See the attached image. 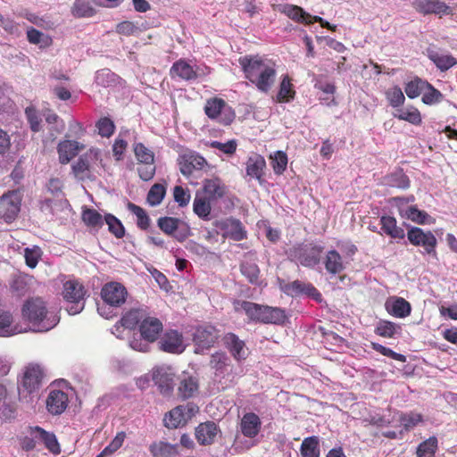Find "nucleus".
Masks as SVG:
<instances>
[{
  "mask_svg": "<svg viewBox=\"0 0 457 457\" xmlns=\"http://www.w3.org/2000/svg\"><path fill=\"white\" fill-rule=\"evenodd\" d=\"M245 76L259 91L268 93L273 87L277 76L276 64L273 61L258 55L240 57Z\"/></svg>",
  "mask_w": 457,
  "mask_h": 457,
  "instance_id": "1",
  "label": "nucleus"
},
{
  "mask_svg": "<svg viewBox=\"0 0 457 457\" xmlns=\"http://www.w3.org/2000/svg\"><path fill=\"white\" fill-rule=\"evenodd\" d=\"M22 312L38 332L48 331L60 321L56 312L47 310L45 302L41 298L28 300L22 308Z\"/></svg>",
  "mask_w": 457,
  "mask_h": 457,
  "instance_id": "2",
  "label": "nucleus"
},
{
  "mask_svg": "<svg viewBox=\"0 0 457 457\" xmlns=\"http://www.w3.org/2000/svg\"><path fill=\"white\" fill-rule=\"evenodd\" d=\"M324 246L315 242L297 245L290 250L291 257L301 265L313 268L320 262Z\"/></svg>",
  "mask_w": 457,
  "mask_h": 457,
  "instance_id": "3",
  "label": "nucleus"
},
{
  "mask_svg": "<svg viewBox=\"0 0 457 457\" xmlns=\"http://www.w3.org/2000/svg\"><path fill=\"white\" fill-rule=\"evenodd\" d=\"M62 295L64 299L69 303L66 307L69 314H78L84 309L85 290L81 284L76 281L65 282Z\"/></svg>",
  "mask_w": 457,
  "mask_h": 457,
  "instance_id": "4",
  "label": "nucleus"
},
{
  "mask_svg": "<svg viewBox=\"0 0 457 457\" xmlns=\"http://www.w3.org/2000/svg\"><path fill=\"white\" fill-rule=\"evenodd\" d=\"M206 115L222 125H229L235 119L232 108L221 98H212L204 106Z\"/></svg>",
  "mask_w": 457,
  "mask_h": 457,
  "instance_id": "5",
  "label": "nucleus"
},
{
  "mask_svg": "<svg viewBox=\"0 0 457 457\" xmlns=\"http://www.w3.org/2000/svg\"><path fill=\"white\" fill-rule=\"evenodd\" d=\"M219 337V331L212 325L198 327L194 333L195 353H203L215 344Z\"/></svg>",
  "mask_w": 457,
  "mask_h": 457,
  "instance_id": "6",
  "label": "nucleus"
},
{
  "mask_svg": "<svg viewBox=\"0 0 457 457\" xmlns=\"http://www.w3.org/2000/svg\"><path fill=\"white\" fill-rule=\"evenodd\" d=\"M409 241L416 246H422L425 253L436 255V238L431 231L425 232L418 227L408 230Z\"/></svg>",
  "mask_w": 457,
  "mask_h": 457,
  "instance_id": "7",
  "label": "nucleus"
},
{
  "mask_svg": "<svg viewBox=\"0 0 457 457\" xmlns=\"http://www.w3.org/2000/svg\"><path fill=\"white\" fill-rule=\"evenodd\" d=\"M101 153L98 149L92 148L82 154L72 165V171L75 177L80 180L89 179L91 174V166L101 160Z\"/></svg>",
  "mask_w": 457,
  "mask_h": 457,
  "instance_id": "8",
  "label": "nucleus"
},
{
  "mask_svg": "<svg viewBox=\"0 0 457 457\" xmlns=\"http://www.w3.org/2000/svg\"><path fill=\"white\" fill-rule=\"evenodd\" d=\"M174 377V370L169 365H159L152 370L153 380L158 386L160 392L164 395H168L172 392Z\"/></svg>",
  "mask_w": 457,
  "mask_h": 457,
  "instance_id": "9",
  "label": "nucleus"
},
{
  "mask_svg": "<svg viewBox=\"0 0 457 457\" xmlns=\"http://www.w3.org/2000/svg\"><path fill=\"white\" fill-rule=\"evenodd\" d=\"M21 206L20 194L11 191L0 197V216L6 221H12L18 215Z\"/></svg>",
  "mask_w": 457,
  "mask_h": 457,
  "instance_id": "10",
  "label": "nucleus"
},
{
  "mask_svg": "<svg viewBox=\"0 0 457 457\" xmlns=\"http://www.w3.org/2000/svg\"><path fill=\"white\" fill-rule=\"evenodd\" d=\"M126 287L119 282H109L101 290V296L105 303L112 307H119L125 303Z\"/></svg>",
  "mask_w": 457,
  "mask_h": 457,
  "instance_id": "11",
  "label": "nucleus"
},
{
  "mask_svg": "<svg viewBox=\"0 0 457 457\" xmlns=\"http://www.w3.org/2000/svg\"><path fill=\"white\" fill-rule=\"evenodd\" d=\"M157 224L162 231L173 236L179 242L184 241L188 236V228L177 218L161 217L158 219Z\"/></svg>",
  "mask_w": 457,
  "mask_h": 457,
  "instance_id": "12",
  "label": "nucleus"
},
{
  "mask_svg": "<svg viewBox=\"0 0 457 457\" xmlns=\"http://www.w3.org/2000/svg\"><path fill=\"white\" fill-rule=\"evenodd\" d=\"M216 228L223 237H228L234 241L243 240L246 237V231L242 223L236 219L230 218L218 220Z\"/></svg>",
  "mask_w": 457,
  "mask_h": 457,
  "instance_id": "13",
  "label": "nucleus"
},
{
  "mask_svg": "<svg viewBox=\"0 0 457 457\" xmlns=\"http://www.w3.org/2000/svg\"><path fill=\"white\" fill-rule=\"evenodd\" d=\"M195 412V406L187 404L179 405L172 409L164 417V425L169 428H176L187 423V420Z\"/></svg>",
  "mask_w": 457,
  "mask_h": 457,
  "instance_id": "14",
  "label": "nucleus"
},
{
  "mask_svg": "<svg viewBox=\"0 0 457 457\" xmlns=\"http://www.w3.org/2000/svg\"><path fill=\"white\" fill-rule=\"evenodd\" d=\"M415 10L424 15H445L451 13V8L441 0H415L412 4Z\"/></svg>",
  "mask_w": 457,
  "mask_h": 457,
  "instance_id": "15",
  "label": "nucleus"
},
{
  "mask_svg": "<svg viewBox=\"0 0 457 457\" xmlns=\"http://www.w3.org/2000/svg\"><path fill=\"white\" fill-rule=\"evenodd\" d=\"M158 344L162 351L170 353H181L185 350L183 337L177 330L166 332Z\"/></svg>",
  "mask_w": 457,
  "mask_h": 457,
  "instance_id": "16",
  "label": "nucleus"
},
{
  "mask_svg": "<svg viewBox=\"0 0 457 457\" xmlns=\"http://www.w3.org/2000/svg\"><path fill=\"white\" fill-rule=\"evenodd\" d=\"M206 165V160L194 152L184 154L179 159V169L184 176H189L195 170H201Z\"/></svg>",
  "mask_w": 457,
  "mask_h": 457,
  "instance_id": "17",
  "label": "nucleus"
},
{
  "mask_svg": "<svg viewBox=\"0 0 457 457\" xmlns=\"http://www.w3.org/2000/svg\"><path fill=\"white\" fill-rule=\"evenodd\" d=\"M162 323L155 317L147 316L139 325L141 337L147 342H155L162 331Z\"/></svg>",
  "mask_w": 457,
  "mask_h": 457,
  "instance_id": "18",
  "label": "nucleus"
},
{
  "mask_svg": "<svg viewBox=\"0 0 457 457\" xmlns=\"http://www.w3.org/2000/svg\"><path fill=\"white\" fill-rule=\"evenodd\" d=\"M210 366L214 370L215 378H223L232 371L229 357L224 353L217 352L211 356Z\"/></svg>",
  "mask_w": 457,
  "mask_h": 457,
  "instance_id": "19",
  "label": "nucleus"
},
{
  "mask_svg": "<svg viewBox=\"0 0 457 457\" xmlns=\"http://www.w3.org/2000/svg\"><path fill=\"white\" fill-rule=\"evenodd\" d=\"M170 73L172 78L179 77L184 80L195 79L201 75L198 68L195 69L188 62L182 59L173 63Z\"/></svg>",
  "mask_w": 457,
  "mask_h": 457,
  "instance_id": "20",
  "label": "nucleus"
},
{
  "mask_svg": "<svg viewBox=\"0 0 457 457\" xmlns=\"http://www.w3.org/2000/svg\"><path fill=\"white\" fill-rule=\"evenodd\" d=\"M68 406L67 395L60 390L52 391L46 399V408L54 415L62 413Z\"/></svg>",
  "mask_w": 457,
  "mask_h": 457,
  "instance_id": "21",
  "label": "nucleus"
},
{
  "mask_svg": "<svg viewBox=\"0 0 457 457\" xmlns=\"http://www.w3.org/2000/svg\"><path fill=\"white\" fill-rule=\"evenodd\" d=\"M261 427V419L253 412H247L241 419L240 429L246 437H255L259 434Z\"/></svg>",
  "mask_w": 457,
  "mask_h": 457,
  "instance_id": "22",
  "label": "nucleus"
},
{
  "mask_svg": "<svg viewBox=\"0 0 457 457\" xmlns=\"http://www.w3.org/2000/svg\"><path fill=\"white\" fill-rule=\"evenodd\" d=\"M386 312L396 318H405L410 315L411 307L409 302L402 297H391L385 303Z\"/></svg>",
  "mask_w": 457,
  "mask_h": 457,
  "instance_id": "23",
  "label": "nucleus"
},
{
  "mask_svg": "<svg viewBox=\"0 0 457 457\" xmlns=\"http://www.w3.org/2000/svg\"><path fill=\"white\" fill-rule=\"evenodd\" d=\"M42 376V370L39 366H29L22 378V386L29 393L36 391L40 386Z\"/></svg>",
  "mask_w": 457,
  "mask_h": 457,
  "instance_id": "24",
  "label": "nucleus"
},
{
  "mask_svg": "<svg viewBox=\"0 0 457 457\" xmlns=\"http://www.w3.org/2000/svg\"><path fill=\"white\" fill-rule=\"evenodd\" d=\"M219 429L212 421L200 424L195 429V437L200 445H207L214 442Z\"/></svg>",
  "mask_w": 457,
  "mask_h": 457,
  "instance_id": "25",
  "label": "nucleus"
},
{
  "mask_svg": "<svg viewBox=\"0 0 457 457\" xmlns=\"http://www.w3.org/2000/svg\"><path fill=\"white\" fill-rule=\"evenodd\" d=\"M81 149H83V145L77 141L64 140L60 142L57 147L60 162L67 164Z\"/></svg>",
  "mask_w": 457,
  "mask_h": 457,
  "instance_id": "26",
  "label": "nucleus"
},
{
  "mask_svg": "<svg viewBox=\"0 0 457 457\" xmlns=\"http://www.w3.org/2000/svg\"><path fill=\"white\" fill-rule=\"evenodd\" d=\"M264 307L265 305H261L248 301H237L235 303V309L237 312L243 311L251 320L258 322H262Z\"/></svg>",
  "mask_w": 457,
  "mask_h": 457,
  "instance_id": "27",
  "label": "nucleus"
},
{
  "mask_svg": "<svg viewBox=\"0 0 457 457\" xmlns=\"http://www.w3.org/2000/svg\"><path fill=\"white\" fill-rule=\"evenodd\" d=\"M428 57L442 71H447L457 63L456 59L451 54H443L437 50L428 48Z\"/></svg>",
  "mask_w": 457,
  "mask_h": 457,
  "instance_id": "28",
  "label": "nucleus"
},
{
  "mask_svg": "<svg viewBox=\"0 0 457 457\" xmlns=\"http://www.w3.org/2000/svg\"><path fill=\"white\" fill-rule=\"evenodd\" d=\"M17 325L13 324V317L10 312L0 309V337H7L21 333Z\"/></svg>",
  "mask_w": 457,
  "mask_h": 457,
  "instance_id": "29",
  "label": "nucleus"
},
{
  "mask_svg": "<svg viewBox=\"0 0 457 457\" xmlns=\"http://www.w3.org/2000/svg\"><path fill=\"white\" fill-rule=\"evenodd\" d=\"M278 10L281 13H284L288 18H290L297 22H304L306 24L312 23L311 21L307 20V19L311 18V15L309 13L305 12L303 8H301L297 5L289 4H279L278 6Z\"/></svg>",
  "mask_w": 457,
  "mask_h": 457,
  "instance_id": "30",
  "label": "nucleus"
},
{
  "mask_svg": "<svg viewBox=\"0 0 457 457\" xmlns=\"http://www.w3.org/2000/svg\"><path fill=\"white\" fill-rule=\"evenodd\" d=\"M224 343L235 359L241 360L245 358L246 350L245 348V343L235 334H227L224 337Z\"/></svg>",
  "mask_w": 457,
  "mask_h": 457,
  "instance_id": "31",
  "label": "nucleus"
},
{
  "mask_svg": "<svg viewBox=\"0 0 457 457\" xmlns=\"http://www.w3.org/2000/svg\"><path fill=\"white\" fill-rule=\"evenodd\" d=\"M146 312L142 309H133L128 312L120 320L121 326H116L115 330L119 331L121 327L133 329L137 324H141L146 317Z\"/></svg>",
  "mask_w": 457,
  "mask_h": 457,
  "instance_id": "32",
  "label": "nucleus"
},
{
  "mask_svg": "<svg viewBox=\"0 0 457 457\" xmlns=\"http://www.w3.org/2000/svg\"><path fill=\"white\" fill-rule=\"evenodd\" d=\"M265 166L266 162L262 156L253 154L246 162V174L251 178L260 180L263 175Z\"/></svg>",
  "mask_w": 457,
  "mask_h": 457,
  "instance_id": "33",
  "label": "nucleus"
},
{
  "mask_svg": "<svg viewBox=\"0 0 457 457\" xmlns=\"http://www.w3.org/2000/svg\"><path fill=\"white\" fill-rule=\"evenodd\" d=\"M324 264L326 270L332 275L338 274L345 270L343 258L336 250H330L327 253Z\"/></svg>",
  "mask_w": 457,
  "mask_h": 457,
  "instance_id": "34",
  "label": "nucleus"
},
{
  "mask_svg": "<svg viewBox=\"0 0 457 457\" xmlns=\"http://www.w3.org/2000/svg\"><path fill=\"white\" fill-rule=\"evenodd\" d=\"M284 291L289 295H297L300 294H305L307 295H320L317 289L312 284H305L299 280H295L285 286Z\"/></svg>",
  "mask_w": 457,
  "mask_h": 457,
  "instance_id": "35",
  "label": "nucleus"
},
{
  "mask_svg": "<svg viewBox=\"0 0 457 457\" xmlns=\"http://www.w3.org/2000/svg\"><path fill=\"white\" fill-rule=\"evenodd\" d=\"M198 389V383L195 378L191 376L183 375L179 378V385L178 387V394L183 399L190 398Z\"/></svg>",
  "mask_w": 457,
  "mask_h": 457,
  "instance_id": "36",
  "label": "nucleus"
},
{
  "mask_svg": "<svg viewBox=\"0 0 457 457\" xmlns=\"http://www.w3.org/2000/svg\"><path fill=\"white\" fill-rule=\"evenodd\" d=\"M402 328L400 325L386 320H380L375 328V333L382 337L394 338L401 334Z\"/></svg>",
  "mask_w": 457,
  "mask_h": 457,
  "instance_id": "37",
  "label": "nucleus"
},
{
  "mask_svg": "<svg viewBox=\"0 0 457 457\" xmlns=\"http://www.w3.org/2000/svg\"><path fill=\"white\" fill-rule=\"evenodd\" d=\"M382 230L393 238L403 239L405 236L404 230L397 227L396 220L391 216H382L380 219Z\"/></svg>",
  "mask_w": 457,
  "mask_h": 457,
  "instance_id": "38",
  "label": "nucleus"
},
{
  "mask_svg": "<svg viewBox=\"0 0 457 457\" xmlns=\"http://www.w3.org/2000/svg\"><path fill=\"white\" fill-rule=\"evenodd\" d=\"M150 452L154 457H176L178 455L176 445H170L162 441L151 445Z\"/></svg>",
  "mask_w": 457,
  "mask_h": 457,
  "instance_id": "39",
  "label": "nucleus"
},
{
  "mask_svg": "<svg viewBox=\"0 0 457 457\" xmlns=\"http://www.w3.org/2000/svg\"><path fill=\"white\" fill-rule=\"evenodd\" d=\"M400 212L403 217L419 224L433 222V219L426 212L419 210L416 206H410L406 210L401 209Z\"/></svg>",
  "mask_w": 457,
  "mask_h": 457,
  "instance_id": "40",
  "label": "nucleus"
},
{
  "mask_svg": "<svg viewBox=\"0 0 457 457\" xmlns=\"http://www.w3.org/2000/svg\"><path fill=\"white\" fill-rule=\"evenodd\" d=\"M34 431L37 434V436L42 440L46 447L54 454H58L61 452L59 443L54 434L49 433L45 429L36 427Z\"/></svg>",
  "mask_w": 457,
  "mask_h": 457,
  "instance_id": "41",
  "label": "nucleus"
},
{
  "mask_svg": "<svg viewBox=\"0 0 457 457\" xmlns=\"http://www.w3.org/2000/svg\"><path fill=\"white\" fill-rule=\"evenodd\" d=\"M262 323L282 324L286 320L284 310L265 305Z\"/></svg>",
  "mask_w": 457,
  "mask_h": 457,
  "instance_id": "42",
  "label": "nucleus"
},
{
  "mask_svg": "<svg viewBox=\"0 0 457 457\" xmlns=\"http://www.w3.org/2000/svg\"><path fill=\"white\" fill-rule=\"evenodd\" d=\"M302 457H320L319 440L316 436L305 438L301 445Z\"/></svg>",
  "mask_w": 457,
  "mask_h": 457,
  "instance_id": "43",
  "label": "nucleus"
},
{
  "mask_svg": "<svg viewBox=\"0 0 457 457\" xmlns=\"http://www.w3.org/2000/svg\"><path fill=\"white\" fill-rule=\"evenodd\" d=\"M71 13L77 18L91 17L95 14V9L89 0H75Z\"/></svg>",
  "mask_w": 457,
  "mask_h": 457,
  "instance_id": "44",
  "label": "nucleus"
},
{
  "mask_svg": "<svg viewBox=\"0 0 457 457\" xmlns=\"http://www.w3.org/2000/svg\"><path fill=\"white\" fill-rule=\"evenodd\" d=\"M119 80V77L109 69H103L96 73L95 81L98 86L108 87L114 86Z\"/></svg>",
  "mask_w": 457,
  "mask_h": 457,
  "instance_id": "45",
  "label": "nucleus"
},
{
  "mask_svg": "<svg viewBox=\"0 0 457 457\" xmlns=\"http://www.w3.org/2000/svg\"><path fill=\"white\" fill-rule=\"evenodd\" d=\"M399 120L409 121L411 124L417 125L421 122L420 113L415 107H408L405 109H397L394 114Z\"/></svg>",
  "mask_w": 457,
  "mask_h": 457,
  "instance_id": "46",
  "label": "nucleus"
},
{
  "mask_svg": "<svg viewBox=\"0 0 457 457\" xmlns=\"http://www.w3.org/2000/svg\"><path fill=\"white\" fill-rule=\"evenodd\" d=\"M194 212L200 218L209 220L211 204L208 199L196 195L193 203Z\"/></svg>",
  "mask_w": 457,
  "mask_h": 457,
  "instance_id": "47",
  "label": "nucleus"
},
{
  "mask_svg": "<svg viewBox=\"0 0 457 457\" xmlns=\"http://www.w3.org/2000/svg\"><path fill=\"white\" fill-rule=\"evenodd\" d=\"M290 79L285 75L280 83L279 91L277 95V101L279 103L289 102L294 98L295 91L292 88Z\"/></svg>",
  "mask_w": 457,
  "mask_h": 457,
  "instance_id": "48",
  "label": "nucleus"
},
{
  "mask_svg": "<svg viewBox=\"0 0 457 457\" xmlns=\"http://www.w3.org/2000/svg\"><path fill=\"white\" fill-rule=\"evenodd\" d=\"M241 273L252 284L257 283L260 274V270L257 264L251 261H244L240 265Z\"/></svg>",
  "mask_w": 457,
  "mask_h": 457,
  "instance_id": "49",
  "label": "nucleus"
},
{
  "mask_svg": "<svg viewBox=\"0 0 457 457\" xmlns=\"http://www.w3.org/2000/svg\"><path fill=\"white\" fill-rule=\"evenodd\" d=\"M204 191L212 199H217L224 195V188L218 179H206L204 185Z\"/></svg>",
  "mask_w": 457,
  "mask_h": 457,
  "instance_id": "50",
  "label": "nucleus"
},
{
  "mask_svg": "<svg viewBox=\"0 0 457 457\" xmlns=\"http://www.w3.org/2000/svg\"><path fill=\"white\" fill-rule=\"evenodd\" d=\"M426 87H428V83L417 78L406 84L405 93L408 97L416 98L425 92Z\"/></svg>",
  "mask_w": 457,
  "mask_h": 457,
  "instance_id": "51",
  "label": "nucleus"
},
{
  "mask_svg": "<svg viewBox=\"0 0 457 457\" xmlns=\"http://www.w3.org/2000/svg\"><path fill=\"white\" fill-rule=\"evenodd\" d=\"M437 449V439L436 436H430L422 442L417 449L418 457H435Z\"/></svg>",
  "mask_w": 457,
  "mask_h": 457,
  "instance_id": "52",
  "label": "nucleus"
},
{
  "mask_svg": "<svg viewBox=\"0 0 457 457\" xmlns=\"http://www.w3.org/2000/svg\"><path fill=\"white\" fill-rule=\"evenodd\" d=\"M82 220L93 228L102 227L104 220L102 215L94 209L86 208L82 212Z\"/></svg>",
  "mask_w": 457,
  "mask_h": 457,
  "instance_id": "53",
  "label": "nucleus"
},
{
  "mask_svg": "<svg viewBox=\"0 0 457 457\" xmlns=\"http://www.w3.org/2000/svg\"><path fill=\"white\" fill-rule=\"evenodd\" d=\"M134 153L137 159L143 164L154 163V153L150 149L145 147L142 143L135 144Z\"/></svg>",
  "mask_w": 457,
  "mask_h": 457,
  "instance_id": "54",
  "label": "nucleus"
},
{
  "mask_svg": "<svg viewBox=\"0 0 457 457\" xmlns=\"http://www.w3.org/2000/svg\"><path fill=\"white\" fill-rule=\"evenodd\" d=\"M129 210L137 216V224L141 229H146L150 224V219L144 209L141 207L129 203L128 204Z\"/></svg>",
  "mask_w": 457,
  "mask_h": 457,
  "instance_id": "55",
  "label": "nucleus"
},
{
  "mask_svg": "<svg viewBox=\"0 0 457 457\" xmlns=\"http://www.w3.org/2000/svg\"><path fill=\"white\" fill-rule=\"evenodd\" d=\"M105 223L108 225L109 231L117 238L123 237L125 229L121 222L113 215L107 214L104 217Z\"/></svg>",
  "mask_w": 457,
  "mask_h": 457,
  "instance_id": "56",
  "label": "nucleus"
},
{
  "mask_svg": "<svg viewBox=\"0 0 457 457\" xmlns=\"http://www.w3.org/2000/svg\"><path fill=\"white\" fill-rule=\"evenodd\" d=\"M165 195V187L161 184H154L147 194V202L152 206L158 205Z\"/></svg>",
  "mask_w": 457,
  "mask_h": 457,
  "instance_id": "57",
  "label": "nucleus"
},
{
  "mask_svg": "<svg viewBox=\"0 0 457 457\" xmlns=\"http://www.w3.org/2000/svg\"><path fill=\"white\" fill-rule=\"evenodd\" d=\"M386 96L390 105L393 107H399L404 102V95L402 89L395 86L386 90Z\"/></svg>",
  "mask_w": 457,
  "mask_h": 457,
  "instance_id": "58",
  "label": "nucleus"
},
{
  "mask_svg": "<svg viewBox=\"0 0 457 457\" xmlns=\"http://www.w3.org/2000/svg\"><path fill=\"white\" fill-rule=\"evenodd\" d=\"M271 164L276 174H282L287 165V156L281 151H277L270 156Z\"/></svg>",
  "mask_w": 457,
  "mask_h": 457,
  "instance_id": "59",
  "label": "nucleus"
},
{
  "mask_svg": "<svg viewBox=\"0 0 457 457\" xmlns=\"http://www.w3.org/2000/svg\"><path fill=\"white\" fill-rule=\"evenodd\" d=\"M41 255H42V251H41L40 247H38L37 245H34L31 248L27 247L24 249V257H25L26 264L29 268L33 269L37 266Z\"/></svg>",
  "mask_w": 457,
  "mask_h": 457,
  "instance_id": "60",
  "label": "nucleus"
},
{
  "mask_svg": "<svg viewBox=\"0 0 457 457\" xmlns=\"http://www.w3.org/2000/svg\"><path fill=\"white\" fill-rule=\"evenodd\" d=\"M27 120L33 132H38L42 129V120L37 110L33 107H27L25 110Z\"/></svg>",
  "mask_w": 457,
  "mask_h": 457,
  "instance_id": "61",
  "label": "nucleus"
},
{
  "mask_svg": "<svg viewBox=\"0 0 457 457\" xmlns=\"http://www.w3.org/2000/svg\"><path fill=\"white\" fill-rule=\"evenodd\" d=\"M388 184L395 187L406 189L410 187V180L402 170H399L390 175Z\"/></svg>",
  "mask_w": 457,
  "mask_h": 457,
  "instance_id": "62",
  "label": "nucleus"
},
{
  "mask_svg": "<svg viewBox=\"0 0 457 457\" xmlns=\"http://www.w3.org/2000/svg\"><path fill=\"white\" fill-rule=\"evenodd\" d=\"M442 98L441 92L428 83V87H426L425 92H423L422 102L426 104H433L440 102Z\"/></svg>",
  "mask_w": 457,
  "mask_h": 457,
  "instance_id": "63",
  "label": "nucleus"
},
{
  "mask_svg": "<svg viewBox=\"0 0 457 457\" xmlns=\"http://www.w3.org/2000/svg\"><path fill=\"white\" fill-rule=\"evenodd\" d=\"M400 421L406 430H410L422 422V416L420 413L410 412L402 415Z\"/></svg>",
  "mask_w": 457,
  "mask_h": 457,
  "instance_id": "64",
  "label": "nucleus"
}]
</instances>
